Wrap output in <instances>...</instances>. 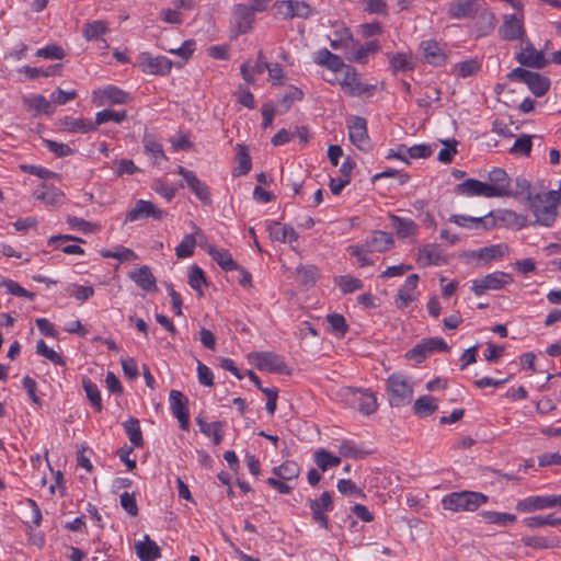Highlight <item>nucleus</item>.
<instances>
[{
  "instance_id": "obj_1",
  "label": "nucleus",
  "mask_w": 561,
  "mask_h": 561,
  "mask_svg": "<svg viewBox=\"0 0 561 561\" xmlns=\"http://www.w3.org/2000/svg\"><path fill=\"white\" fill-rule=\"evenodd\" d=\"M559 192H545L529 195L528 207L535 216V224L551 227L558 217Z\"/></svg>"
},
{
  "instance_id": "obj_2",
  "label": "nucleus",
  "mask_w": 561,
  "mask_h": 561,
  "mask_svg": "<svg viewBox=\"0 0 561 561\" xmlns=\"http://www.w3.org/2000/svg\"><path fill=\"white\" fill-rule=\"evenodd\" d=\"M486 502V495L472 491L453 492L442 500L443 507L453 512H473Z\"/></svg>"
},
{
  "instance_id": "obj_3",
  "label": "nucleus",
  "mask_w": 561,
  "mask_h": 561,
  "mask_svg": "<svg viewBox=\"0 0 561 561\" xmlns=\"http://www.w3.org/2000/svg\"><path fill=\"white\" fill-rule=\"evenodd\" d=\"M267 0H249L248 3L236 4L233 8V21L237 28L234 37L252 30L254 13L266 9Z\"/></svg>"
},
{
  "instance_id": "obj_4",
  "label": "nucleus",
  "mask_w": 561,
  "mask_h": 561,
  "mask_svg": "<svg viewBox=\"0 0 561 561\" xmlns=\"http://www.w3.org/2000/svg\"><path fill=\"white\" fill-rule=\"evenodd\" d=\"M507 78L511 81L524 82L537 98L545 95L550 87V80L547 77L519 67L513 69Z\"/></svg>"
},
{
  "instance_id": "obj_5",
  "label": "nucleus",
  "mask_w": 561,
  "mask_h": 561,
  "mask_svg": "<svg viewBox=\"0 0 561 561\" xmlns=\"http://www.w3.org/2000/svg\"><path fill=\"white\" fill-rule=\"evenodd\" d=\"M389 403L391 407H401L410 403L413 388L402 375L393 374L387 380Z\"/></svg>"
},
{
  "instance_id": "obj_6",
  "label": "nucleus",
  "mask_w": 561,
  "mask_h": 561,
  "mask_svg": "<svg viewBox=\"0 0 561 561\" xmlns=\"http://www.w3.org/2000/svg\"><path fill=\"white\" fill-rule=\"evenodd\" d=\"M341 397L351 403H357V410L364 415H370L378 408L377 399L373 392L345 387L341 389Z\"/></svg>"
},
{
  "instance_id": "obj_7",
  "label": "nucleus",
  "mask_w": 561,
  "mask_h": 561,
  "mask_svg": "<svg viewBox=\"0 0 561 561\" xmlns=\"http://www.w3.org/2000/svg\"><path fill=\"white\" fill-rule=\"evenodd\" d=\"M512 282L513 277L511 274L497 271L472 280L471 289L477 296H482L486 290H500Z\"/></svg>"
},
{
  "instance_id": "obj_8",
  "label": "nucleus",
  "mask_w": 561,
  "mask_h": 561,
  "mask_svg": "<svg viewBox=\"0 0 561 561\" xmlns=\"http://www.w3.org/2000/svg\"><path fill=\"white\" fill-rule=\"evenodd\" d=\"M510 254V248L505 243L492 244L478 250L465 252L466 259L476 260L481 264H488L492 261H499Z\"/></svg>"
},
{
  "instance_id": "obj_9",
  "label": "nucleus",
  "mask_w": 561,
  "mask_h": 561,
  "mask_svg": "<svg viewBox=\"0 0 561 561\" xmlns=\"http://www.w3.org/2000/svg\"><path fill=\"white\" fill-rule=\"evenodd\" d=\"M525 46L516 54V60L526 67L542 69L549 60L543 56L542 51L537 50L530 41H525Z\"/></svg>"
},
{
  "instance_id": "obj_10",
  "label": "nucleus",
  "mask_w": 561,
  "mask_h": 561,
  "mask_svg": "<svg viewBox=\"0 0 561 561\" xmlns=\"http://www.w3.org/2000/svg\"><path fill=\"white\" fill-rule=\"evenodd\" d=\"M170 409L172 414L178 419L180 427L183 431H188L190 427V415H188V400L179 390H171L170 392Z\"/></svg>"
},
{
  "instance_id": "obj_11",
  "label": "nucleus",
  "mask_w": 561,
  "mask_h": 561,
  "mask_svg": "<svg viewBox=\"0 0 561 561\" xmlns=\"http://www.w3.org/2000/svg\"><path fill=\"white\" fill-rule=\"evenodd\" d=\"M449 221L460 227L472 228L478 230H491L496 226V220L492 213L481 217H471L463 215H451Z\"/></svg>"
},
{
  "instance_id": "obj_12",
  "label": "nucleus",
  "mask_w": 561,
  "mask_h": 561,
  "mask_svg": "<svg viewBox=\"0 0 561 561\" xmlns=\"http://www.w3.org/2000/svg\"><path fill=\"white\" fill-rule=\"evenodd\" d=\"M499 34L504 41L520 39L524 42L525 30L523 18L515 14L504 15L503 24L499 28Z\"/></svg>"
},
{
  "instance_id": "obj_13",
  "label": "nucleus",
  "mask_w": 561,
  "mask_h": 561,
  "mask_svg": "<svg viewBox=\"0 0 561 561\" xmlns=\"http://www.w3.org/2000/svg\"><path fill=\"white\" fill-rule=\"evenodd\" d=\"M142 70L150 75L165 76L172 69V61L164 56H151L148 53L139 57Z\"/></svg>"
},
{
  "instance_id": "obj_14",
  "label": "nucleus",
  "mask_w": 561,
  "mask_h": 561,
  "mask_svg": "<svg viewBox=\"0 0 561 561\" xmlns=\"http://www.w3.org/2000/svg\"><path fill=\"white\" fill-rule=\"evenodd\" d=\"M167 216V213L158 208L154 204L148 201L139 199L135 207L131 208L127 215V221H136L139 219L152 217L153 219L161 220Z\"/></svg>"
},
{
  "instance_id": "obj_15",
  "label": "nucleus",
  "mask_w": 561,
  "mask_h": 561,
  "mask_svg": "<svg viewBox=\"0 0 561 561\" xmlns=\"http://www.w3.org/2000/svg\"><path fill=\"white\" fill-rule=\"evenodd\" d=\"M455 193L467 196H484L496 197L497 191L491 188L489 183H484L474 179H468L456 185Z\"/></svg>"
},
{
  "instance_id": "obj_16",
  "label": "nucleus",
  "mask_w": 561,
  "mask_h": 561,
  "mask_svg": "<svg viewBox=\"0 0 561 561\" xmlns=\"http://www.w3.org/2000/svg\"><path fill=\"white\" fill-rule=\"evenodd\" d=\"M256 367L260 370H267L270 373L290 375L291 369L282 359L280 356L270 352L259 353L256 355Z\"/></svg>"
},
{
  "instance_id": "obj_17",
  "label": "nucleus",
  "mask_w": 561,
  "mask_h": 561,
  "mask_svg": "<svg viewBox=\"0 0 561 561\" xmlns=\"http://www.w3.org/2000/svg\"><path fill=\"white\" fill-rule=\"evenodd\" d=\"M340 84L351 96H360L374 90L373 85H367L359 81L356 70L352 67H346V71Z\"/></svg>"
},
{
  "instance_id": "obj_18",
  "label": "nucleus",
  "mask_w": 561,
  "mask_h": 561,
  "mask_svg": "<svg viewBox=\"0 0 561 561\" xmlns=\"http://www.w3.org/2000/svg\"><path fill=\"white\" fill-rule=\"evenodd\" d=\"M348 136L353 145L360 150L369 147L366 119L359 116L353 117L348 124Z\"/></svg>"
},
{
  "instance_id": "obj_19",
  "label": "nucleus",
  "mask_w": 561,
  "mask_h": 561,
  "mask_svg": "<svg viewBox=\"0 0 561 561\" xmlns=\"http://www.w3.org/2000/svg\"><path fill=\"white\" fill-rule=\"evenodd\" d=\"M178 173L184 178L188 187L192 192L199 198L203 203H210L209 191L206 184H204L193 171L185 169L180 165L178 168Z\"/></svg>"
},
{
  "instance_id": "obj_20",
  "label": "nucleus",
  "mask_w": 561,
  "mask_h": 561,
  "mask_svg": "<svg viewBox=\"0 0 561 561\" xmlns=\"http://www.w3.org/2000/svg\"><path fill=\"white\" fill-rule=\"evenodd\" d=\"M332 505V496L328 491L323 492L318 500H310L309 507L311 510L314 522L321 524L322 526H327L328 518L324 512L330 511Z\"/></svg>"
},
{
  "instance_id": "obj_21",
  "label": "nucleus",
  "mask_w": 561,
  "mask_h": 561,
  "mask_svg": "<svg viewBox=\"0 0 561 561\" xmlns=\"http://www.w3.org/2000/svg\"><path fill=\"white\" fill-rule=\"evenodd\" d=\"M278 10L285 19L301 18L307 19L312 14V11L306 2L296 0H284L279 2Z\"/></svg>"
},
{
  "instance_id": "obj_22",
  "label": "nucleus",
  "mask_w": 561,
  "mask_h": 561,
  "mask_svg": "<svg viewBox=\"0 0 561 561\" xmlns=\"http://www.w3.org/2000/svg\"><path fill=\"white\" fill-rule=\"evenodd\" d=\"M135 551L140 561H154L160 558V548L148 535L135 542Z\"/></svg>"
},
{
  "instance_id": "obj_23",
  "label": "nucleus",
  "mask_w": 561,
  "mask_h": 561,
  "mask_svg": "<svg viewBox=\"0 0 561 561\" xmlns=\"http://www.w3.org/2000/svg\"><path fill=\"white\" fill-rule=\"evenodd\" d=\"M100 100L96 101V105H105V104H126L130 101V96L127 92L114 87L110 85L104 90L100 91Z\"/></svg>"
},
{
  "instance_id": "obj_24",
  "label": "nucleus",
  "mask_w": 561,
  "mask_h": 561,
  "mask_svg": "<svg viewBox=\"0 0 561 561\" xmlns=\"http://www.w3.org/2000/svg\"><path fill=\"white\" fill-rule=\"evenodd\" d=\"M554 495L550 496H529L519 501L516 505V510L519 512H531L536 510H542L546 507L556 506Z\"/></svg>"
},
{
  "instance_id": "obj_25",
  "label": "nucleus",
  "mask_w": 561,
  "mask_h": 561,
  "mask_svg": "<svg viewBox=\"0 0 561 561\" xmlns=\"http://www.w3.org/2000/svg\"><path fill=\"white\" fill-rule=\"evenodd\" d=\"M478 11L476 0H456L449 4L448 14L454 19L471 18Z\"/></svg>"
},
{
  "instance_id": "obj_26",
  "label": "nucleus",
  "mask_w": 561,
  "mask_h": 561,
  "mask_svg": "<svg viewBox=\"0 0 561 561\" xmlns=\"http://www.w3.org/2000/svg\"><path fill=\"white\" fill-rule=\"evenodd\" d=\"M129 277L144 290L157 289L156 277L149 266L144 265L129 273Z\"/></svg>"
},
{
  "instance_id": "obj_27",
  "label": "nucleus",
  "mask_w": 561,
  "mask_h": 561,
  "mask_svg": "<svg viewBox=\"0 0 561 561\" xmlns=\"http://www.w3.org/2000/svg\"><path fill=\"white\" fill-rule=\"evenodd\" d=\"M393 243L392 237L385 231H375L365 242L369 252H385Z\"/></svg>"
},
{
  "instance_id": "obj_28",
  "label": "nucleus",
  "mask_w": 561,
  "mask_h": 561,
  "mask_svg": "<svg viewBox=\"0 0 561 561\" xmlns=\"http://www.w3.org/2000/svg\"><path fill=\"white\" fill-rule=\"evenodd\" d=\"M421 50L423 51V56L428 64L434 66H440L445 62V55L439 46V44L435 41H425L421 43Z\"/></svg>"
},
{
  "instance_id": "obj_29",
  "label": "nucleus",
  "mask_w": 561,
  "mask_h": 561,
  "mask_svg": "<svg viewBox=\"0 0 561 561\" xmlns=\"http://www.w3.org/2000/svg\"><path fill=\"white\" fill-rule=\"evenodd\" d=\"M23 104L30 111H34V115L46 114L50 115L54 113L51 103L44 95L23 96Z\"/></svg>"
},
{
  "instance_id": "obj_30",
  "label": "nucleus",
  "mask_w": 561,
  "mask_h": 561,
  "mask_svg": "<svg viewBox=\"0 0 561 561\" xmlns=\"http://www.w3.org/2000/svg\"><path fill=\"white\" fill-rule=\"evenodd\" d=\"M489 185L491 188L497 191L496 197H505L507 194V187L510 184V176L503 169H493L489 173Z\"/></svg>"
},
{
  "instance_id": "obj_31",
  "label": "nucleus",
  "mask_w": 561,
  "mask_h": 561,
  "mask_svg": "<svg viewBox=\"0 0 561 561\" xmlns=\"http://www.w3.org/2000/svg\"><path fill=\"white\" fill-rule=\"evenodd\" d=\"M206 251L222 270L227 272L238 270L237 262L227 250H218L214 245H207Z\"/></svg>"
},
{
  "instance_id": "obj_32",
  "label": "nucleus",
  "mask_w": 561,
  "mask_h": 561,
  "mask_svg": "<svg viewBox=\"0 0 561 561\" xmlns=\"http://www.w3.org/2000/svg\"><path fill=\"white\" fill-rule=\"evenodd\" d=\"M271 237L280 242H294L298 239V233L290 226H282L279 222L268 225Z\"/></svg>"
},
{
  "instance_id": "obj_33",
  "label": "nucleus",
  "mask_w": 561,
  "mask_h": 561,
  "mask_svg": "<svg viewBox=\"0 0 561 561\" xmlns=\"http://www.w3.org/2000/svg\"><path fill=\"white\" fill-rule=\"evenodd\" d=\"M536 193L531 192V185L528 180L525 178H516L514 183H512V180L510 181L508 187H507V194L505 197L512 196V197H519V196H526L527 202H529V195H535Z\"/></svg>"
},
{
  "instance_id": "obj_34",
  "label": "nucleus",
  "mask_w": 561,
  "mask_h": 561,
  "mask_svg": "<svg viewBox=\"0 0 561 561\" xmlns=\"http://www.w3.org/2000/svg\"><path fill=\"white\" fill-rule=\"evenodd\" d=\"M391 226L400 238H407L415 233L416 225L411 219L401 218L396 215L389 216Z\"/></svg>"
},
{
  "instance_id": "obj_35",
  "label": "nucleus",
  "mask_w": 561,
  "mask_h": 561,
  "mask_svg": "<svg viewBox=\"0 0 561 561\" xmlns=\"http://www.w3.org/2000/svg\"><path fill=\"white\" fill-rule=\"evenodd\" d=\"M64 128L72 133H89L95 130V123L88 118H72L66 117L64 119Z\"/></svg>"
},
{
  "instance_id": "obj_36",
  "label": "nucleus",
  "mask_w": 561,
  "mask_h": 561,
  "mask_svg": "<svg viewBox=\"0 0 561 561\" xmlns=\"http://www.w3.org/2000/svg\"><path fill=\"white\" fill-rule=\"evenodd\" d=\"M440 259L442 254L438 245L427 244L420 250L417 261L420 264L426 266L431 264L437 265Z\"/></svg>"
},
{
  "instance_id": "obj_37",
  "label": "nucleus",
  "mask_w": 561,
  "mask_h": 561,
  "mask_svg": "<svg viewBox=\"0 0 561 561\" xmlns=\"http://www.w3.org/2000/svg\"><path fill=\"white\" fill-rule=\"evenodd\" d=\"M61 68V64L51 65L46 69L24 66L20 71L24 72L30 79H36L38 77L60 76Z\"/></svg>"
},
{
  "instance_id": "obj_38",
  "label": "nucleus",
  "mask_w": 561,
  "mask_h": 561,
  "mask_svg": "<svg viewBox=\"0 0 561 561\" xmlns=\"http://www.w3.org/2000/svg\"><path fill=\"white\" fill-rule=\"evenodd\" d=\"M123 425L130 443L135 447H141L144 444V439L139 421L135 417H129L126 422H124Z\"/></svg>"
},
{
  "instance_id": "obj_39",
  "label": "nucleus",
  "mask_w": 561,
  "mask_h": 561,
  "mask_svg": "<svg viewBox=\"0 0 561 561\" xmlns=\"http://www.w3.org/2000/svg\"><path fill=\"white\" fill-rule=\"evenodd\" d=\"M34 197L46 205L57 206L62 203L64 194L55 187H48L44 191H35Z\"/></svg>"
},
{
  "instance_id": "obj_40",
  "label": "nucleus",
  "mask_w": 561,
  "mask_h": 561,
  "mask_svg": "<svg viewBox=\"0 0 561 561\" xmlns=\"http://www.w3.org/2000/svg\"><path fill=\"white\" fill-rule=\"evenodd\" d=\"M197 424L199 425L201 432L206 436L213 435L214 444L219 445L222 439V422L216 421L211 424L205 422L202 417L196 419Z\"/></svg>"
},
{
  "instance_id": "obj_41",
  "label": "nucleus",
  "mask_w": 561,
  "mask_h": 561,
  "mask_svg": "<svg viewBox=\"0 0 561 561\" xmlns=\"http://www.w3.org/2000/svg\"><path fill=\"white\" fill-rule=\"evenodd\" d=\"M414 413L421 416L433 414L437 410L436 400L433 397H420L413 405Z\"/></svg>"
},
{
  "instance_id": "obj_42",
  "label": "nucleus",
  "mask_w": 561,
  "mask_h": 561,
  "mask_svg": "<svg viewBox=\"0 0 561 561\" xmlns=\"http://www.w3.org/2000/svg\"><path fill=\"white\" fill-rule=\"evenodd\" d=\"M82 385L91 405L100 412L102 410V399L98 386L89 378H83Z\"/></svg>"
},
{
  "instance_id": "obj_43",
  "label": "nucleus",
  "mask_w": 561,
  "mask_h": 561,
  "mask_svg": "<svg viewBox=\"0 0 561 561\" xmlns=\"http://www.w3.org/2000/svg\"><path fill=\"white\" fill-rule=\"evenodd\" d=\"M314 462L322 471H327L330 467L339 466L341 458L333 456L325 449H319L314 453Z\"/></svg>"
},
{
  "instance_id": "obj_44",
  "label": "nucleus",
  "mask_w": 561,
  "mask_h": 561,
  "mask_svg": "<svg viewBox=\"0 0 561 561\" xmlns=\"http://www.w3.org/2000/svg\"><path fill=\"white\" fill-rule=\"evenodd\" d=\"M237 159L239 162L237 172L234 175H245L251 170V158L249 156L248 147L242 144L237 145Z\"/></svg>"
},
{
  "instance_id": "obj_45",
  "label": "nucleus",
  "mask_w": 561,
  "mask_h": 561,
  "mask_svg": "<svg viewBox=\"0 0 561 561\" xmlns=\"http://www.w3.org/2000/svg\"><path fill=\"white\" fill-rule=\"evenodd\" d=\"M101 255L106 259H117L121 262H129L137 259V254L133 250L123 245H117L114 250H102Z\"/></svg>"
},
{
  "instance_id": "obj_46",
  "label": "nucleus",
  "mask_w": 561,
  "mask_h": 561,
  "mask_svg": "<svg viewBox=\"0 0 561 561\" xmlns=\"http://www.w3.org/2000/svg\"><path fill=\"white\" fill-rule=\"evenodd\" d=\"M299 466L295 461H285L273 469V473L283 480H291L299 474Z\"/></svg>"
},
{
  "instance_id": "obj_47",
  "label": "nucleus",
  "mask_w": 561,
  "mask_h": 561,
  "mask_svg": "<svg viewBox=\"0 0 561 561\" xmlns=\"http://www.w3.org/2000/svg\"><path fill=\"white\" fill-rule=\"evenodd\" d=\"M380 49V45L377 41H370L366 44L358 47L352 57H348V60H353L356 62H366V58L370 53H376Z\"/></svg>"
},
{
  "instance_id": "obj_48",
  "label": "nucleus",
  "mask_w": 561,
  "mask_h": 561,
  "mask_svg": "<svg viewBox=\"0 0 561 561\" xmlns=\"http://www.w3.org/2000/svg\"><path fill=\"white\" fill-rule=\"evenodd\" d=\"M127 116V113L126 111H112V110H103L99 113H96V116H95V127L98 128V126L106 123V122H110V121H113L115 123H121L123 122Z\"/></svg>"
},
{
  "instance_id": "obj_49",
  "label": "nucleus",
  "mask_w": 561,
  "mask_h": 561,
  "mask_svg": "<svg viewBox=\"0 0 561 561\" xmlns=\"http://www.w3.org/2000/svg\"><path fill=\"white\" fill-rule=\"evenodd\" d=\"M480 70V64L476 59L458 62L454 66V73L461 78L476 75Z\"/></svg>"
},
{
  "instance_id": "obj_50",
  "label": "nucleus",
  "mask_w": 561,
  "mask_h": 561,
  "mask_svg": "<svg viewBox=\"0 0 561 561\" xmlns=\"http://www.w3.org/2000/svg\"><path fill=\"white\" fill-rule=\"evenodd\" d=\"M336 285L340 287L343 294H350L355 290L363 288V282L351 275H343L336 278Z\"/></svg>"
},
{
  "instance_id": "obj_51",
  "label": "nucleus",
  "mask_w": 561,
  "mask_h": 561,
  "mask_svg": "<svg viewBox=\"0 0 561 561\" xmlns=\"http://www.w3.org/2000/svg\"><path fill=\"white\" fill-rule=\"evenodd\" d=\"M108 31L106 23L103 21H93L84 26L83 35L88 41L98 39L101 35Z\"/></svg>"
},
{
  "instance_id": "obj_52",
  "label": "nucleus",
  "mask_w": 561,
  "mask_h": 561,
  "mask_svg": "<svg viewBox=\"0 0 561 561\" xmlns=\"http://www.w3.org/2000/svg\"><path fill=\"white\" fill-rule=\"evenodd\" d=\"M444 148L438 152V161L442 163H450L454 159V156L458 152L457 146L458 141L456 139H446L442 140Z\"/></svg>"
},
{
  "instance_id": "obj_53",
  "label": "nucleus",
  "mask_w": 561,
  "mask_h": 561,
  "mask_svg": "<svg viewBox=\"0 0 561 561\" xmlns=\"http://www.w3.org/2000/svg\"><path fill=\"white\" fill-rule=\"evenodd\" d=\"M144 146H145V151L147 153H150L153 157L156 162H158L159 159H167L163 148H162V145L160 142L156 141V139L153 137L146 135L144 137Z\"/></svg>"
},
{
  "instance_id": "obj_54",
  "label": "nucleus",
  "mask_w": 561,
  "mask_h": 561,
  "mask_svg": "<svg viewBox=\"0 0 561 561\" xmlns=\"http://www.w3.org/2000/svg\"><path fill=\"white\" fill-rule=\"evenodd\" d=\"M190 286L198 291V296H203L202 285L206 284V277L203 270L196 265L192 266L188 274Z\"/></svg>"
},
{
  "instance_id": "obj_55",
  "label": "nucleus",
  "mask_w": 561,
  "mask_h": 561,
  "mask_svg": "<svg viewBox=\"0 0 561 561\" xmlns=\"http://www.w3.org/2000/svg\"><path fill=\"white\" fill-rule=\"evenodd\" d=\"M480 515L483 516L486 524H513L516 522V516L507 513L482 512Z\"/></svg>"
},
{
  "instance_id": "obj_56",
  "label": "nucleus",
  "mask_w": 561,
  "mask_h": 561,
  "mask_svg": "<svg viewBox=\"0 0 561 561\" xmlns=\"http://www.w3.org/2000/svg\"><path fill=\"white\" fill-rule=\"evenodd\" d=\"M195 244L196 240L194 234H186L175 249L176 256L183 259L193 255Z\"/></svg>"
},
{
  "instance_id": "obj_57",
  "label": "nucleus",
  "mask_w": 561,
  "mask_h": 561,
  "mask_svg": "<svg viewBox=\"0 0 561 561\" xmlns=\"http://www.w3.org/2000/svg\"><path fill=\"white\" fill-rule=\"evenodd\" d=\"M36 352L41 356H44L47 359H49L50 362H53L55 365H60V366L65 365V360L62 359V357L58 353H56L53 348H49L43 340H39L37 342Z\"/></svg>"
},
{
  "instance_id": "obj_58",
  "label": "nucleus",
  "mask_w": 561,
  "mask_h": 561,
  "mask_svg": "<svg viewBox=\"0 0 561 561\" xmlns=\"http://www.w3.org/2000/svg\"><path fill=\"white\" fill-rule=\"evenodd\" d=\"M340 453L341 455L353 459L364 458L368 454V451L363 450L351 440H344L341 444Z\"/></svg>"
},
{
  "instance_id": "obj_59",
  "label": "nucleus",
  "mask_w": 561,
  "mask_h": 561,
  "mask_svg": "<svg viewBox=\"0 0 561 561\" xmlns=\"http://www.w3.org/2000/svg\"><path fill=\"white\" fill-rule=\"evenodd\" d=\"M528 526H561V513L533 517L529 519Z\"/></svg>"
},
{
  "instance_id": "obj_60",
  "label": "nucleus",
  "mask_w": 561,
  "mask_h": 561,
  "mask_svg": "<svg viewBox=\"0 0 561 561\" xmlns=\"http://www.w3.org/2000/svg\"><path fill=\"white\" fill-rule=\"evenodd\" d=\"M390 67L394 72L407 71L413 68L410 57L401 53L390 56Z\"/></svg>"
},
{
  "instance_id": "obj_61",
  "label": "nucleus",
  "mask_w": 561,
  "mask_h": 561,
  "mask_svg": "<svg viewBox=\"0 0 561 561\" xmlns=\"http://www.w3.org/2000/svg\"><path fill=\"white\" fill-rule=\"evenodd\" d=\"M531 137L528 135H523L515 140L513 147L511 148V152L529 156L531 151Z\"/></svg>"
},
{
  "instance_id": "obj_62",
  "label": "nucleus",
  "mask_w": 561,
  "mask_h": 561,
  "mask_svg": "<svg viewBox=\"0 0 561 561\" xmlns=\"http://www.w3.org/2000/svg\"><path fill=\"white\" fill-rule=\"evenodd\" d=\"M302 98L304 92L296 87H291L288 93H286L280 101V106L284 108L283 112H287L290 108L293 102L300 101Z\"/></svg>"
},
{
  "instance_id": "obj_63",
  "label": "nucleus",
  "mask_w": 561,
  "mask_h": 561,
  "mask_svg": "<svg viewBox=\"0 0 561 561\" xmlns=\"http://www.w3.org/2000/svg\"><path fill=\"white\" fill-rule=\"evenodd\" d=\"M36 56L44 57L47 59H62L65 57V51L60 46L57 45H48L43 47L36 51Z\"/></svg>"
},
{
  "instance_id": "obj_64",
  "label": "nucleus",
  "mask_w": 561,
  "mask_h": 561,
  "mask_svg": "<svg viewBox=\"0 0 561 561\" xmlns=\"http://www.w3.org/2000/svg\"><path fill=\"white\" fill-rule=\"evenodd\" d=\"M68 293L77 298L78 300H88L90 297L94 295V289L91 286H82V285H71L68 288Z\"/></svg>"
}]
</instances>
